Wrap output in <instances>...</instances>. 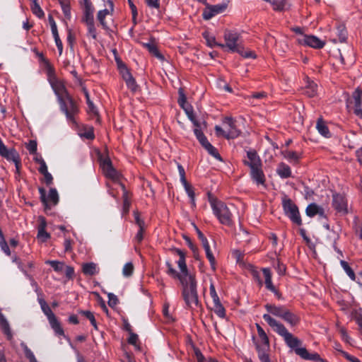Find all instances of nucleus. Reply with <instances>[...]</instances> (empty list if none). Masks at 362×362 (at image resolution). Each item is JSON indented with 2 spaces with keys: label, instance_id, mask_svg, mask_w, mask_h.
<instances>
[{
  "label": "nucleus",
  "instance_id": "obj_13",
  "mask_svg": "<svg viewBox=\"0 0 362 362\" xmlns=\"http://www.w3.org/2000/svg\"><path fill=\"white\" fill-rule=\"evenodd\" d=\"M100 167L105 175L113 180L119 179V174L112 167L111 160L108 158L100 160Z\"/></svg>",
  "mask_w": 362,
  "mask_h": 362
},
{
  "label": "nucleus",
  "instance_id": "obj_52",
  "mask_svg": "<svg viewBox=\"0 0 362 362\" xmlns=\"http://www.w3.org/2000/svg\"><path fill=\"white\" fill-rule=\"evenodd\" d=\"M295 352L297 355L300 356L301 358L304 359H307L309 358L310 354L307 351L305 348H296L295 349Z\"/></svg>",
  "mask_w": 362,
  "mask_h": 362
},
{
  "label": "nucleus",
  "instance_id": "obj_31",
  "mask_svg": "<svg viewBox=\"0 0 362 362\" xmlns=\"http://www.w3.org/2000/svg\"><path fill=\"white\" fill-rule=\"evenodd\" d=\"M352 98L354 102V110L361 109L362 105V90L359 88L354 90Z\"/></svg>",
  "mask_w": 362,
  "mask_h": 362
},
{
  "label": "nucleus",
  "instance_id": "obj_17",
  "mask_svg": "<svg viewBox=\"0 0 362 362\" xmlns=\"http://www.w3.org/2000/svg\"><path fill=\"white\" fill-rule=\"evenodd\" d=\"M39 225L37 226V239L41 242L47 241L49 238L50 235L46 231L47 222L44 217L40 216L39 218Z\"/></svg>",
  "mask_w": 362,
  "mask_h": 362
},
{
  "label": "nucleus",
  "instance_id": "obj_24",
  "mask_svg": "<svg viewBox=\"0 0 362 362\" xmlns=\"http://www.w3.org/2000/svg\"><path fill=\"white\" fill-rule=\"evenodd\" d=\"M281 319H283L285 322H286L292 327L298 325L300 321L299 317L295 313L291 312L288 309H286V310L285 311Z\"/></svg>",
  "mask_w": 362,
  "mask_h": 362
},
{
  "label": "nucleus",
  "instance_id": "obj_3",
  "mask_svg": "<svg viewBox=\"0 0 362 362\" xmlns=\"http://www.w3.org/2000/svg\"><path fill=\"white\" fill-rule=\"evenodd\" d=\"M211 206L214 215L221 224L230 226L233 222V214L229 207L223 202L211 201Z\"/></svg>",
  "mask_w": 362,
  "mask_h": 362
},
{
  "label": "nucleus",
  "instance_id": "obj_34",
  "mask_svg": "<svg viewBox=\"0 0 362 362\" xmlns=\"http://www.w3.org/2000/svg\"><path fill=\"white\" fill-rule=\"evenodd\" d=\"M110 13V11L107 8H105V9L99 11L97 14V18H98L100 24L105 30H107L108 28V25H107V23L105 22V19L106 16L109 15Z\"/></svg>",
  "mask_w": 362,
  "mask_h": 362
},
{
  "label": "nucleus",
  "instance_id": "obj_61",
  "mask_svg": "<svg viewBox=\"0 0 362 362\" xmlns=\"http://www.w3.org/2000/svg\"><path fill=\"white\" fill-rule=\"evenodd\" d=\"M118 303V298L117 297L114 295L113 293H108V305L113 308L115 307V305H117Z\"/></svg>",
  "mask_w": 362,
  "mask_h": 362
},
{
  "label": "nucleus",
  "instance_id": "obj_43",
  "mask_svg": "<svg viewBox=\"0 0 362 362\" xmlns=\"http://www.w3.org/2000/svg\"><path fill=\"white\" fill-rule=\"evenodd\" d=\"M83 91L84 93V95H85V97L86 99V103H87L89 110L91 111L93 113L96 114V112H97L96 108L94 106L93 102L90 99V95H89L88 90H86V88H83Z\"/></svg>",
  "mask_w": 362,
  "mask_h": 362
},
{
  "label": "nucleus",
  "instance_id": "obj_4",
  "mask_svg": "<svg viewBox=\"0 0 362 362\" xmlns=\"http://www.w3.org/2000/svg\"><path fill=\"white\" fill-rule=\"evenodd\" d=\"M175 252L179 256V259L177 262V266L180 269V272H177L173 267L170 262H166L165 264L168 268L167 273L173 276V278H177L180 281V278L182 274H190L187 269V267L185 262V255L183 251L180 249H175Z\"/></svg>",
  "mask_w": 362,
  "mask_h": 362
},
{
  "label": "nucleus",
  "instance_id": "obj_48",
  "mask_svg": "<svg viewBox=\"0 0 362 362\" xmlns=\"http://www.w3.org/2000/svg\"><path fill=\"white\" fill-rule=\"evenodd\" d=\"M81 313L90 320L91 325L95 327V329L98 328L96 320L93 313L88 310H83L81 312Z\"/></svg>",
  "mask_w": 362,
  "mask_h": 362
},
{
  "label": "nucleus",
  "instance_id": "obj_26",
  "mask_svg": "<svg viewBox=\"0 0 362 362\" xmlns=\"http://www.w3.org/2000/svg\"><path fill=\"white\" fill-rule=\"evenodd\" d=\"M276 173L281 178H288L291 175V168L284 163H280L279 164Z\"/></svg>",
  "mask_w": 362,
  "mask_h": 362
},
{
  "label": "nucleus",
  "instance_id": "obj_56",
  "mask_svg": "<svg viewBox=\"0 0 362 362\" xmlns=\"http://www.w3.org/2000/svg\"><path fill=\"white\" fill-rule=\"evenodd\" d=\"M194 133L197 139L199 140L201 138H202L203 136H204V134L202 132V124L199 122H198V125H194Z\"/></svg>",
  "mask_w": 362,
  "mask_h": 362
},
{
  "label": "nucleus",
  "instance_id": "obj_18",
  "mask_svg": "<svg viewBox=\"0 0 362 362\" xmlns=\"http://www.w3.org/2000/svg\"><path fill=\"white\" fill-rule=\"evenodd\" d=\"M305 213L309 217H313L315 215H318L320 217L326 218L324 209L315 203H312L307 206Z\"/></svg>",
  "mask_w": 362,
  "mask_h": 362
},
{
  "label": "nucleus",
  "instance_id": "obj_28",
  "mask_svg": "<svg viewBox=\"0 0 362 362\" xmlns=\"http://www.w3.org/2000/svg\"><path fill=\"white\" fill-rule=\"evenodd\" d=\"M303 93L309 98L315 97L317 95V84L313 81H308Z\"/></svg>",
  "mask_w": 362,
  "mask_h": 362
},
{
  "label": "nucleus",
  "instance_id": "obj_2",
  "mask_svg": "<svg viewBox=\"0 0 362 362\" xmlns=\"http://www.w3.org/2000/svg\"><path fill=\"white\" fill-rule=\"evenodd\" d=\"M263 319L274 332L284 338L289 347L296 349L300 344V341L297 337L290 333L282 323L272 317L270 315L264 314Z\"/></svg>",
  "mask_w": 362,
  "mask_h": 362
},
{
  "label": "nucleus",
  "instance_id": "obj_41",
  "mask_svg": "<svg viewBox=\"0 0 362 362\" xmlns=\"http://www.w3.org/2000/svg\"><path fill=\"white\" fill-rule=\"evenodd\" d=\"M214 309L215 313L220 317H224L226 315V310L221 303V301L214 302Z\"/></svg>",
  "mask_w": 362,
  "mask_h": 362
},
{
  "label": "nucleus",
  "instance_id": "obj_55",
  "mask_svg": "<svg viewBox=\"0 0 362 362\" xmlns=\"http://www.w3.org/2000/svg\"><path fill=\"white\" fill-rule=\"evenodd\" d=\"M36 161L40 164V167L38 168L39 172L42 174L44 173H47V166L45 162V160L42 158H37Z\"/></svg>",
  "mask_w": 362,
  "mask_h": 362
},
{
  "label": "nucleus",
  "instance_id": "obj_1",
  "mask_svg": "<svg viewBox=\"0 0 362 362\" xmlns=\"http://www.w3.org/2000/svg\"><path fill=\"white\" fill-rule=\"evenodd\" d=\"M182 296L186 305L190 309L200 306L197 293V281L194 274H182L180 278Z\"/></svg>",
  "mask_w": 362,
  "mask_h": 362
},
{
  "label": "nucleus",
  "instance_id": "obj_42",
  "mask_svg": "<svg viewBox=\"0 0 362 362\" xmlns=\"http://www.w3.org/2000/svg\"><path fill=\"white\" fill-rule=\"evenodd\" d=\"M45 264H49L56 272H62L64 269V264L56 260H47Z\"/></svg>",
  "mask_w": 362,
  "mask_h": 362
},
{
  "label": "nucleus",
  "instance_id": "obj_64",
  "mask_svg": "<svg viewBox=\"0 0 362 362\" xmlns=\"http://www.w3.org/2000/svg\"><path fill=\"white\" fill-rule=\"evenodd\" d=\"M28 150L30 153H34L37 151V144L34 141H30L27 146Z\"/></svg>",
  "mask_w": 362,
  "mask_h": 362
},
{
  "label": "nucleus",
  "instance_id": "obj_59",
  "mask_svg": "<svg viewBox=\"0 0 362 362\" xmlns=\"http://www.w3.org/2000/svg\"><path fill=\"white\" fill-rule=\"evenodd\" d=\"M134 216L135 219V222L139 226V228H145V223L144 221L140 218V215L138 211L134 212Z\"/></svg>",
  "mask_w": 362,
  "mask_h": 362
},
{
  "label": "nucleus",
  "instance_id": "obj_11",
  "mask_svg": "<svg viewBox=\"0 0 362 362\" xmlns=\"http://www.w3.org/2000/svg\"><path fill=\"white\" fill-rule=\"evenodd\" d=\"M298 42L300 45L309 46L315 49H321L325 45V41L321 40L315 35H300L298 38Z\"/></svg>",
  "mask_w": 362,
  "mask_h": 362
},
{
  "label": "nucleus",
  "instance_id": "obj_49",
  "mask_svg": "<svg viewBox=\"0 0 362 362\" xmlns=\"http://www.w3.org/2000/svg\"><path fill=\"white\" fill-rule=\"evenodd\" d=\"M236 52L239 53L245 58H255V54L250 50H245L243 48L240 47Z\"/></svg>",
  "mask_w": 362,
  "mask_h": 362
},
{
  "label": "nucleus",
  "instance_id": "obj_6",
  "mask_svg": "<svg viewBox=\"0 0 362 362\" xmlns=\"http://www.w3.org/2000/svg\"><path fill=\"white\" fill-rule=\"evenodd\" d=\"M46 64L50 84L56 95L57 96L59 101L69 94L67 93L64 83L54 76V71L52 66L47 62H46Z\"/></svg>",
  "mask_w": 362,
  "mask_h": 362
},
{
  "label": "nucleus",
  "instance_id": "obj_51",
  "mask_svg": "<svg viewBox=\"0 0 362 362\" xmlns=\"http://www.w3.org/2000/svg\"><path fill=\"white\" fill-rule=\"evenodd\" d=\"M339 332L341 334V339L344 341L346 343H348L349 344H351V339L348 335L346 330L344 327H339Z\"/></svg>",
  "mask_w": 362,
  "mask_h": 362
},
{
  "label": "nucleus",
  "instance_id": "obj_30",
  "mask_svg": "<svg viewBox=\"0 0 362 362\" xmlns=\"http://www.w3.org/2000/svg\"><path fill=\"white\" fill-rule=\"evenodd\" d=\"M256 350L257 351L258 358L261 362H271L268 354L269 348L257 346Z\"/></svg>",
  "mask_w": 362,
  "mask_h": 362
},
{
  "label": "nucleus",
  "instance_id": "obj_16",
  "mask_svg": "<svg viewBox=\"0 0 362 362\" xmlns=\"http://www.w3.org/2000/svg\"><path fill=\"white\" fill-rule=\"evenodd\" d=\"M332 205L337 212L342 214L347 213V202L344 196L339 194H334Z\"/></svg>",
  "mask_w": 362,
  "mask_h": 362
},
{
  "label": "nucleus",
  "instance_id": "obj_54",
  "mask_svg": "<svg viewBox=\"0 0 362 362\" xmlns=\"http://www.w3.org/2000/svg\"><path fill=\"white\" fill-rule=\"evenodd\" d=\"M209 291H210V296H211V298L213 299V302H218V300H220L219 297L216 291V288H215V286H214V284L213 282H211V284H210Z\"/></svg>",
  "mask_w": 362,
  "mask_h": 362
},
{
  "label": "nucleus",
  "instance_id": "obj_35",
  "mask_svg": "<svg viewBox=\"0 0 362 362\" xmlns=\"http://www.w3.org/2000/svg\"><path fill=\"white\" fill-rule=\"evenodd\" d=\"M87 28V36L94 40L97 39V30L95 25V21H90L83 23Z\"/></svg>",
  "mask_w": 362,
  "mask_h": 362
},
{
  "label": "nucleus",
  "instance_id": "obj_8",
  "mask_svg": "<svg viewBox=\"0 0 362 362\" xmlns=\"http://www.w3.org/2000/svg\"><path fill=\"white\" fill-rule=\"evenodd\" d=\"M39 303L40 305L42 312L47 316L49 322L52 328L54 329V332L58 335H64V332L60 325V323L57 320L56 316L54 315L49 305L47 304L45 300H44L43 299H40Z\"/></svg>",
  "mask_w": 362,
  "mask_h": 362
},
{
  "label": "nucleus",
  "instance_id": "obj_19",
  "mask_svg": "<svg viewBox=\"0 0 362 362\" xmlns=\"http://www.w3.org/2000/svg\"><path fill=\"white\" fill-rule=\"evenodd\" d=\"M256 327L259 337V341L255 342V347L257 348V346H260L269 348V340L266 332L259 324H256Z\"/></svg>",
  "mask_w": 362,
  "mask_h": 362
},
{
  "label": "nucleus",
  "instance_id": "obj_15",
  "mask_svg": "<svg viewBox=\"0 0 362 362\" xmlns=\"http://www.w3.org/2000/svg\"><path fill=\"white\" fill-rule=\"evenodd\" d=\"M226 8L225 4H217V5H207L206 8L203 11V18L205 20H209L214 16L223 13Z\"/></svg>",
  "mask_w": 362,
  "mask_h": 362
},
{
  "label": "nucleus",
  "instance_id": "obj_39",
  "mask_svg": "<svg viewBox=\"0 0 362 362\" xmlns=\"http://www.w3.org/2000/svg\"><path fill=\"white\" fill-rule=\"evenodd\" d=\"M182 108L185 110V113L187 114L189 120L193 123V124L198 125L199 122L195 118L192 107L190 105H187Z\"/></svg>",
  "mask_w": 362,
  "mask_h": 362
},
{
  "label": "nucleus",
  "instance_id": "obj_5",
  "mask_svg": "<svg viewBox=\"0 0 362 362\" xmlns=\"http://www.w3.org/2000/svg\"><path fill=\"white\" fill-rule=\"evenodd\" d=\"M282 206L285 214L291 219V221L298 225H302V219L298 206L293 202L286 196L282 199Z\"/></svg>",
  "mask_w": 362,
  "mask_h": 362
},
{
  "label": "nucleus",
  "instance_id": "obj_40",
  "mask_svg": "<svg viewBox=\"0 0 362 362\" xmlns=\"http://www.w3.org/2000/svg\"><path fill=\"white\" fill-rule=\"evenodd\" d=\"M0 247L1 249V250L7 255V256H10L11 255V250L9 249V247L5 240V238L4 236V234L2 233V231L1 230L0 231Z\"/></svg>",
  "mask_w": 362,
  "mask_h": 362
},
{
  "label": "nucleus",
  "instance_id": "obj_36",
  "mask_svg": "<svg viewBox=\"0 0 362 362\" xmlns=\"http://www.w3.org/2000/svg\"><path fill=\"white\" fill-rule=\"evenodd\" d=\"M144 46L148 50V52L160 60H163L164 57L160 53L156 46L152 43H144Z\"/></svg>",
  "mask_w": 362,
  "mask_h": 362
},
{
  "label": "nucleus",
  "instance_id": "obj_12",
  "mask_svg": "<svg viewBox=\"0 0 362 362\" xmlns=\"http://www.w3.org/2000/svg\"><path fill=\"white\" fill-rule=\"evenodd\" d=\"M196 230L197 232L198 238L200 240V241L202 242V246L205 250L206 256L209 261L211 267L214 271H215L216 270V259H215V257H214L212 252L211 251L209 242H208L206 238L204 235V234L198 228H196Z\"/></svg>",
  "mask_w": 362,
  "mask_h": 362
},
{
  "label": "nucleus",
  "instance_id": "obj_46",
  "mask_svg": "<svg viewBox=\"0 0 362 362\" xmlns=\"http://www.w3.org/2000/svg\"><path fill=\"white\" fill-rule=\"evenodd\" d=\"M119 69L120 74L122 75V78L125 81L126 79H128L132 75L129 72V69L127 68V66L124 64H119Z\"/></svg>",
  "mask_w": 362,
  "mask_h": 362
},
{
  "label": "nucleus",
  "instance_id": "obj_7",
  "mask_svg": "<svg viewBox=\"0 0 362 362\" xmlns=\"http://www.w3.org/2000/svg\"><path fill=\"white\" fill-rule=\"evenodd\" d=\"M59 103L60 109L66 115V119L75 123V115L78 113V108L71 97L69 95L59 100Z\"/></svg>",
  "mask_w": 362,
  "mask_h": 362
},
{
  "label": "nucleus",
  "instance_id": "obj_50",
  "mask_svg": "<svg viewBox=\"0 0 362 362\" xmlns=\"http://www.w3.org/2000/svg\"><path fill=\"white\" fill-rule=\"evenodd\" d=\"M127 87L132 91H136L137 89V84L133 76L125 80Z\"/></svg>",
  "mask_w": 362,
  "mask_h": 362
},
{
  "label": "nucleus",
  "instance_id": "obj_60",
  "mask_svg": "<svg viewBox=\"0 0 362 362\" xmlns=\"http://www.w3.org/2000/svg\"><path fill=\"white\" fill-rule=\"evenodd\" d=\"M73 241L68 238H65L64 242V251L66 252H71L73 250L72 247Z\"/></svg>",
  "mask_w": 362,
  "mask_h": 362
},
{
  "label": "nucleus",
  "instance_id": "obj_27",
  "mask_svg": "<svg viewBox=\"0 0 362 362\" xmlns=\"http://www.w3.org/2000/svg\"><path fill=\"white\" fill-rule=\"evenodd\" d=\"M262 272L265 279L266 288L272 292H276V288L272 281V273L269 269L264 268Z\"/></svg>",
  "mask_w": 362,
  "mask_h": 362
},
{
  "label": "nucleus",
  "instance_id": "obj_58",
  "mask_svg": "<svg viewBox=\"0 0 362 362\" xmlns=\"http://www.w3.org/2000/svg\"><path fill=\"white\" fill-rule=\"evenodd\" d=\"M49 24L51 26V30H52L53 37L59 35L57 24H56L54 18L51 16H49Z\"/></svg>",
  "mask_w": 362,
  "mask_h": 362
},
{
  "label": "nucleus",
  "instance_id": "obj_53",
  "mask_svg": "<svg viewBox=\"0 0 362 362\" xmlns=\"http://www.w3.org/2000/svg\"><path fill=\"white\" fill-rule=\"evenodd\" d=\"M138 341V335L136 334L133 333L132 332H130L129 337L128 338V343L134 346L136 348H139V346L137 344Z\"/></svg>",
  "mask_w": 362,
  "mask_h": 362
},
{
  "label": "nucleus",
  "instance_id": "obj_38",
  "mask_svg": "<svg viewBox=\"0 0 362 362\" xmlns=\"http://www.w3.org/2000/svg\"><path fill=\"white\" fill-rule=\"evenodd\" d=\"M340 264H341V267L344 269V272L349 276V277L351 280L354 281L356 279V275H355L354 272L349 267V264L344 260H341Z\"/></svg>",
  "mask_w": 362,
  "mask_h": 362
},
{
  "label": "nucleus",
  "instance_id": "obj_23",
  "mask_svg": "<svg viewBox=\"0 0 362 362\" xmlns=\"http://www.w3.org/2000/svg\"><path fill=\"white\" fill-rule=\"evenodd\" d=\"M267 310L272 315L282 318L286 308L284 306H276L275 305L267 304L265 305Z\"/></svg>",
  "mask_w": 362,
  "mask_h": 362
},
{
  "label": "nucleus",
  "instance_id": "obj_14",
  "mask_svg": "<svg viewBox=\"0 0 362 362\" xmlns=\"http://www.w3.org/2000/svg\"><path fill=\"white\" fill-rule=\"evenodd\" d=\"M223 124L227 130L226 139H235L240 136L241 132L237 128L235 121L232 117H226L223 120Z\"/></svg>",
  "mask_w": 362,
  "mask_h": 362
},
{
  "label": "nucleus",
  "instance_id": "obj_47",
  "mask_svg": "<svg viewBox=\"0 0 362 362\" xmlns=\"http://www.w3.org/2000/svg\"><path fill=\"white\" fill-rule=\"evenodd\" d=\"M134 266L132 263L127 262L126 263L122 269V274L124 276H130L133 274Z\"/></svg>",
  "mask_w": 362,
  "mask_h": 362
},
{
  "label": "nucleus",
  "instance_id": "obj_10",
  "mask_svg": "<svg viewBox=\"0 0 362 362\" xmlns=\"http://www.w3.org/2000/svg\"><path fill=\"white\" fill-rule=\"evenodd\" d=\"M40 199L46 208L50 207L52 205H56L59 202V195L56 189H49L47 197H46V191L45 189L39 188Z\"/></svg>",
  "mask_w": 362,
  "mask_h": 362
},
{
  "label": "nucleus",
  "instance_id": "obj_63",
  "mask_svg": "<svg viewBox=\"0 0 362 362\" xmlns=\"http://www.w3.org/2000/svg\"><path fill=\"white\" fill-rule=\"evenodd\" d=\"M341 354L343 356L346 358L347 360H349L350 362H361L358 358L351 356L345 351H341Z\"/></svg>",
  "mask_w": 362,
  "mask_h": 362
},
{
  "label": "nucleus",
  "instance_id": "obj_62",
  "mask_svg": "<svg viewBox=\"0 0 362 362\" xmlns=\"http://www.w3.org/2000/svg\"><path fill=\"white\" fill-rule=\"evenodd\" d=\"M81 136L85 137L87 139H93L94 138V133L93 128L85 129L83 133L81 134Z\"/></svg>",
  "mask_w": 362,
  "mask_h": 362
},
{
  "label": "nucleus",
  "instance_id": "obj_32",
  "mask_svg": "<svg viewBox=\"0 0 362 362\" xmlns=\"http://www.w3.org/2000/svg\"><path fill=\"white\" fill-rule=\"evenodd\" d=\"M204 38L206 41V44L210 47H220L221 48L225 47V45L223 44H220L216 42L215 37L212 35H210L209 33L205 32L203 33Z\"/></svg>",
  "mask_w": 362,
  "mask_h": 362
},
{
  "label": "nucleus",
  "instance_id": "obj_44",
  "mask_svg": "<svg viewBox=\"0 0 362 362\" xmlns=\"http://www.w3.org/2000/svg\"><path fill=\"white\" fill-rule=\"evenodd\" d=\"M21 346L23 348L25 355L26 358L29 360L30 362H37V359L33 351L24 344H22Z\"/></svg>",
  "mask_w": 362,
  "mask_h": 362
},
{
  "label": "nucleus",
  "instance_id": "obj_25",
  "mask_svg": "<svg viewBox=\"0 0 362 362\" xmlns=\"http://www.w3.org/2000/svg\"><path fill=\"white\" fill-rule=\"evenodd\" d=\"M82 271L85 275L93 276L99 272V268L95 263L89 262L83 264Z\"/></svg>",
  "mask_w": 362,
  "mask_h": 362
},
{
  "label": "nucleus",
  "instance_id": "obj_21",
  "mask_svg": "<svg viewBox=\"0 0 362 362\" xmlns=\"http://www.w3.org/2000/svg\"><path fill=\"white\" fill-rule=\"evenodd\" d=\"M248 160L245 161V164L250 168L262 166V162L257 153L255 151H250L247 153Z\"/></svg>",
  "mask_w": 362,
  "mask_h": 362
},
{
  "label": "nucleus",
  "instance_id": "obj_33",
  "mask_svg": "<svg viewBox=\"0 0 362 362\" xmlns=\"http://www.w3.org/2000/svg\"><path fill=\"white\" fill-rule=\"evenodd\" d=\"M30 1L31 2L30 8L33 14L38 18H42L45 13L38 3V0H30Z\"/></svg>",
  "mask_w": 362,
  "mask_h": 362
},
{
  "label": "nucleus",
  "instance_id": "obj_45",
  "mask_svg": "<svg viewBox=\"0 0 362 362\" xmlns=\"http://www.w3.org/2000/svg\"><path fill=\"white\" fill-rule=\"evenodd\" d=\"M205 149L208 151V153L214 156L217 160H221V157L218 153L217 149L213 146L211 144H208V145L205 147Z\"/></svg>",
  "mask_w": 362,
  "mask_h": 362
},
{
  "label": "nucleus",
  "instance_id": "obj_57",
  "mask_svg": "<svg viewBox=\"0 0 362 362\" xmlns=\"http://www.w3.org/2000/svg\"><path fill=\"white\" fill-rule=\"evenodd\" d=\"M184 188H185V192H187V195L191 199L192 204H194V192L192 187L189 184H188V185L184 186Z\"/></svg>",
  "mask_w": 362,
  "mask_h": 362
},
{
  "label": "nucleus",
  "instance_id": "obj_9",
  "mask_svg": "<svg viewBox=\"0 0 362 362\" xmlns=\"http://www.w3.org/2000/svg\"><path fill=\"white\" fill-rule=\"evenodd\" d=\"M225 47L232 52H236L240 47V34L236 31L226 30L224 33Z\"/></svg>",
  "mask_w": 362,
  "mask_h": 362
},
{
  "label": "nucleus",
  "instance_id": "obj_37",
  "mask_svg": "<svg viewBox=\"0 0 362 362\" xmlns=\"http://www.w3.org/2000/svg\"><path fill=\"white\" fill-rule=\"evenodd\" d=\"M283 154L284 157L291 163H297L300 158V155L296 151H286Z\"/></svg>",
  "mask_w": 362,
  "mask_h": 362
},
{
  "label": "nucleus",
  "instance_id": "obj_20",
  "mask_svg": "<svg viewBox=\"0 0 362 362\" xmlns=\"http://www.w3.org/2000/svg\"><path fill=\"white\" fill-rule=\"evenodd\" d=\"M250 175L252 180L257 185H264L265 176L262 169V166L250 168Z\"/></svg>",
  "mask_w": 362,
  "mask_h": 362
},
{
  "label": "nucleus",
  "instance_id": "obj_22",
  "mask_svg": "<svg viewBox=\"0 0 362 362\" xmlns=\"http://www.w3.org/2000/svg\"><path fill=\"white\" fill-rule=\"evenodd\" d=\"M94 11L95 8L91 5H86L83 6V15L81 18V22L86 23L94 21Z\"/></svg>",
  "mask_w": 362,
  "mask_h": 362
},
{
  "label": "nucleus",
  "instance_id": "obj_29",
  "mask_svg": "<svg viewBox=\"0 0 362 362\" xmlns=\"http://www.w3.org/2000/svg\"><path fill=\"white\" fill-rule=\"evenodd\" d=\"M316 128L318 132L325 137H329L330 132L325 122L322 119H319L317 122Z\"/></svg>",
  "mask_w": 362,
  "mask_h": 362
}]
</instances>
